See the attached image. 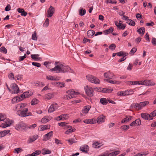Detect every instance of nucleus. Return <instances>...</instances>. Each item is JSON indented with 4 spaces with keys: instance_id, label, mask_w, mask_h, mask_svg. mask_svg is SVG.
<instances>
[{
    "instance_id": "f257e3e1",
    "label": "nucleus",
    "mask_w": 156,
    "mask_h": 156,
    "mask_svg": "<svg viewBox=\"0 0 156 156\" xmlns=\"http://www.w3.org/2000/svg\"><path fill=\"white\" fill-rule=\"evenodd\" d=\"M55 67L49 70L51 72H54L55 73H74V71L69 66L62 63L59 61H56L55 62Z\"/></svg>"
},
{
    "instance_id": "f03ea898",
    "label": "nucleus",
    "mask_w": 156,
    "mask_h": 156,
    "mask_svg": "<svg viewBox=\"0 0 156 156\" xmlns=\"http://www.w3.org/2000/svg\"><path fill=\"white\" fill-rule=\"evenodd\" d=\"M149 103L148 101H144L139 103H135L132 104L130 107V110L135 109L136 111H139L142 108Z\"/></svg>"
},
{
    "instance_id": "7ed1b4c3",
    "label": "nucleus",
    "mask_w": 156,
    "mask_h": 156,
    "mask_svg": "<svg viewBox=\"0 0 156 156\" xmlns=\"http://www.w3.org/2000/svg\"><path fill=\"white\" fill-rule=\"evenodd\" d=\"M67 93L68 94L63 97V98L66 100H69L71 98L76 97V95L79 94L78 92H75L73 90H69L67 91Z\"/></svg>"
},
{
    "instance_id": "20e7f679",
    "label": "nucleus",
    "mask_w": 156,
    "mask_h": 156,
    "mask_svg": "<svg viewBox=\"0 0 156 156\" xmlns=\"http://www.w3.org/2000/svg\"><path fill=\"white\" fill-rule=\"evenodd\" d=\"M27 124L23 122H21L16 124L15 129L18 131H25L27 130Z\"/></svg>"
},
{
    "instance_id": "39448f33",
    "label": "nucleus",
    "mask_w": 156,
    "mask_h": 156,
    "mask_svg": "<svg viewBox=\"0 0 156 156\" xmlns=\"http://www.w3.org/2000/svg\"><path fill=\"white\" fill-rule=\"evenodd\" d=\"M28 109L25 108L22 110H18L17 112V114L19 116L22 117H25L29 115H31L32 114L30 112L27 113Z\"/></svg>"
},
{
    "instance_id": "423d86ee",
    "label": "nucleus",
    "mask_w": 156,
    "mask_h": 156,
    "mask_svg": "<svg viewBox=\"0 0 156 156\" xmlns=\"http://www.w3.org/2000/svg\"><path fill=\"white\" fill-rule=\"evenodd\" d=\"M87 79L92 83L99 84L100 81L99 79L91 75H88L86 76Z\"/></svg>"
},
{
    "instance_id": "0eeeda50",
    "label": "nucleus",
    "mask_w": 156,
    "mask_h": 156,
    "mask_svg": "<svg viewBox=\"0 0 156 156\" xmlns=\"http://www.w3.org/2000/svg\"><path fill=\"white\" fill-rule=\"evenodd\" d=\"M84 90L86 94L88 96L91 97L94 95V92L92 87L86 86L84 87Z\"/></svg>"
},
{
    "instance_id": "6e6552de",
    "label": "nucleus",
    "mask_w": 156,
    "mask_h": 156,
    "mask_svg": "<svg viewBox=\"0 0 156 156\" xmlns=\"http://www.w3.org/2000/svg\"><path fill=\"white\" fill-rule=\"evenodd\" d=\"M4 121L5 123L8 126H10L12 124V121L9 119L6 118L5 116L2 113H0V121Z\"/></svg>"
},
{
    "instance_id": "1a4fd4ad",
    "label": "nucleus",
    "mask_w": 156,
    "mask_h": 156,
    "mask_svg": "<svg viewBox=\"0 0 156 156\" xmlns=\"http://www.w3.org/2000/svg\"><path fill=\"white\" fill-rule=\"evenodd\" d=\"M10 87L12 88V90L11 93L12 94H17L19 91V89L17 85L15 83H12L10 85Z\"/></svg>"
},
{
    "instance_id": "9d476101",
    "label": "nucleus",
    "mask_w": 156,
    "mask_h": 156,
    "mask_svg": "<svg viewBox=\"0 0 156 156\" xmlns=\"http://www.w3.org/2000/svg\"><path fill=\"white\" fill-rule=\"evenodd\" d=\"M141 85L146 86H154L155 83L154 82L149 80H146L144 81H141Z\"/></svg>"
},
{
    "instance_id": "9b49d317",
    "label": "nucleus",
    "mask_w": 156,
    "mask_h": 156,
    "mask_svg": "<svg viewBox=\"0 0 156 156\" xmlns=\"http://www.w3.org/2000/svg\"><path fill=\"white\" fill-rule=\"evenodd\" d=\"M131 91V90H126L124 91H119L117 93V94L118 96H127L133 94L132 91V93L129 92Z\"/></svg>"
},
{
    "instance_id": "f8f14e48",
    "label": "nucleus",
    "mask_w": 156,
    "mask_h": 156,
    "mask_svg": "<svg viewBox=\"0 0 156 156\" xmlns=\"http://www.w3.org/2000/svg\"><path fill=\"white\" fill-rule=\"evenodd\" d=\"M54 11V8L52 6H50L47 11V16L51 17L53 16Z\"/></svg>"
},
{
    "instance_id": "ddd939ff",
    "label": "nucleus",
    "mask_w": 156,
    "mask_h": 156,
    "mask_svg": "<svg viewBox=\"0 0 156 156\" xmlns=\"http://www.w3.org/2000/svg\"><path fill=\"white\" fill-rule=\"evenodd\" d=\"M33 94V92L30 90L24 92L20 96L23 99L24 98H28Z\"/></svg>"
},
{
    "instance_id": "4468645a",
    "label": "nucleus",
    "mask_w": 156,
    "mask_h": 156,
    "mask_svg": "<svg viewBox=\"0 0 156 156\" xmlns=\"http://www.w3.org/2000/svg\"><path fill=\"white\" fill-rule=\"evenodd\" d=\"M140 115L141 117L144 119L148 120L153 119V118H151V116L150 114H148L147 113H142Z\"/></svg>"
},
{
    "instance_id": "2eb2a0df",
    "label": "nucleus",
    "mask_w": 156,
    "mask_h": 156,
    "mask_svg": "<svg viewBox=\"0 0 156 156\" xmlns=\"http://www.w3.org/2000/svg\"><path fill=\"white\" fill-rule=\"evenodd\" d=\"M53 134V131H51L45 134L44 136L43 140L44 141H46L48 140L52 136Z\"/></svg>"
},
{
    "instance_id": "dca6fc26",
    "label": "nucleus",
    "mask_w": 156,
    "mask_h": 156,
    "mask_svg": "<svg viewBox=\"0 0 156 156\" xmlns=\"http://www.w3.org/2000/svg\"><path fill=\"white\" fill-rule=\"evenodd\" d=\"M68 118V116L67 114H63L56 117V119L58 121L65 120L67 119Z\"/></svg>"
},
{
    "instance_id": "f3484780",
    "label": "nucleus",
    "mask_w": 156,
    "mask_h": 156,
    "mask_svg": "<svg viewBox=\"0 0 156 156\" xmlns=\"http://www.w3.org/2000/svg\"><path fill=\"white\" fill-rule=\"evenodd\" d=\"M26 105L25 103H21L17 104L14 110L16 111L17 110H22V109L24 108Z\"/></svg>"
},
{
    "instance_id": "a211bd4d",
    "label": "nucleus",
    "mask_w": 156,
    "mask_h": 156,
    "mask_svg": "<svg viewBox=\"0 0 156 156\" xmlns=\"http://www.w3.org/2000/svg\"><path fill=\"white\" fill-rule=\"evenodd\" d=\"M80 150L83 152L87 153L89 151V147L87 145L84 144L80 147Z\"/></svg>"
},
{
    "instance_id": "6ab92c4d",
    "label": "nucleus",
    "mask_w": 156,
    "mask_h": 156,
    "mask_svg": "<svg viewBox=\"0 0 156 156\" xmlns=\"http://www.w3.org/2000/svg\"><path fill=\"white\" fill-rule=\"evenodd\" d=\"M50 125H42L39 126L38 130L40 131H43L50 128Z\"/></svg>"
},
{
    "instance_id": "aec40b11",
    "label": "nucleus",
    "mask_w": 156,
    "mask_h": 156,
    "mask_svg": "<svg viewBox=\"0 0 156 156\" xmlns=\"http://www.w3.org/2000/svg\"><path fill=\"white\" fill-rule=\"evenodd\" d=\"M105 121V116L103 115H101L97 118V122L99 124Z\"/></svg>"
},
{
    "instance_id": "412c9836",
    "label": "nucleus",
    "mask_w": 156,
    "mask_h": 156,
    "mask_svg": "<svg viewBox=\"0 0 156 156\" xmlns=\"http://www.w3.org/2000/svg\"><path fill=\"white\" fill-rule=\"evenodd\" d=\"M127 83L129 85H141V81H127Z\"/></svg>"
},
{
    "instance_id": "4be33fe9",
    "label": "nucleus",
    "mask_w": 156,
    "mask_h": 156,
    "mask_svg": "<svg viewBox=\"0 0 156 156\" xmlns=\"http://www.w3.org/2000/svg\"><path fill=\"white\" fill-rule=\"evenodd\" d=\"M137 32L140 34L141 36L144 35L145 32V28L144 27H142L137 30Z\"/></svg>"
},
{
    "instance_id": "5701e85b",
    "label": "nucleus",
    "mask_w": 156,
    "mask_h": 156,
    "mask_svg": "<svg viewBox=\"0 0 156 156\" xmlns=\"http://www.w3.org/2000/svg\"><path fill=\"white\" fill-rule=\"evenodd\" d=\"M22 99L21 98L20 96L17 97L16 98H14L12 100V102L13 104L15 103L16 102H18L22 100Z\"/></svg>"
},
{
    "instance_id": "b1692460",
    "label": "nucleus",
    "mask_w": 156,
    "mask_h": 156,
    "mask_svg": "<svg viewBox=\"0 0 156 156\" xmlns=\"http://www.w3.org/2000/svg\"><path fill=\"white\" fill-rule=\"evenodd\" d=\"M38 136L35 135L32 137L30 138L27 140V143L28 144L31 143L35 140L38 138Z\"/></svg>"
},
{
    "instance_id": "393cba45",
    "label": "nucleus",
    "mask_w": 156,
    "mask_h": 156,
    "mask_svg": "<svg viewBox=\"0 0 156 156\" xmlns=\"http://www.w3.org/2000/svg\"><path fill=\"white\" fill-rule=\"evenodd\" d=\"M126 117L123 119L121 121L122 123H124L125 122H127L130 121L132 118V116H129V117L127 116H126Z\"/></svg>"
},
{
    "instance_id": "a878e982",
    "label": "nucleus",
    "mask_w": 156,
    "mask_h": 156,
    "mask_svg": "<svg viewBox=\"0 0 156 156\" xmlns=\"http://www.w3.org/2000/svg\"><path fill=\"white\" fill-rule=\"evenodd\" d=\"M51 119V117L47 116H45L41 119V122L43 123H45Z\"/></svg>"
},
{
    "instance_id": "bb28decb",
    "label": "nucleus",
    "mask_w": 156,
    "mask_h": 156,
    "mask_svg": "<svg viewBox=\"0 0 156 156\" xmlns=\"http://www.w3.org/2000/svg\"><path fill=\"white\" fill-rule=\"evenodd\" d=\"M104 80L107 81L108 82L112 84H119L121 82L118 81H113L110 79H105Z\"/></svg>"
},
{
    "instance_id": "cd10ccee",
    "label": "nucleus",
    "mask_w": 156,
    "mask_h": 156,
    "mask_svg": "<svg viewBox=\"0 0 156 156\" xmlns=\"http://www.w3.org/2000/svg\"><path fill=\"white\" fill-rule=\"evenodd\" d=\"M10 132V130H4L0 132V137H2L5 136Z\"/></svg>"
},
{
    "instance_id": "c85d7f7f",
    "label": "nucleus",
    "mask_w": 156,
    "mask_h": 156,
    "mask_svg": "<svg viewBox=\"0 0 156 156\" xmlns=\"http://www.w3.org/2000/svg\"><path fill=\"white\" fill-rule=\"evenodd\" d=\"M120 152L119 151H115L113 152L109 153L108 151V156H116Z\"/></svg>"
},
{
    "instance_id": "c756f323",
    "label": "nucleus",
    "mask_w": 156,
    "mask_h": 156,
    "mask_svg": "<svg viewBox=\"0 0 156 156\" xmlns=\"http://www.w3.org/2000/svg\"><path fill=\"white\" fill-rule=\"evenodd\" d=\"M100 102L103 105H106L108 104V101L105 98H102L100 99Z\"/></svg>"
},
{
    "instance_id": "7c9ffc66",
    "label": "nucleus",
    "mask_w": 156,
    "mask_h": 156,
    "mask_svg": "<svg viewBox=\"0 0 156 156\" xmlns=\"http://www.w3.org/2000/svg\"><path fill=\"white\" fill-rule=\"evenodd\" d=\"M90 108V107L89 106H85L84 108L82 110V112L83 113L86 114L88 112Z\"/></svg>"
},
{
    "instance_id": "2f4dec72",
    "label": "nucleus",
    "mask_w": 156,
    "mask_h": 156,
    "mask_svg": "<svg viewBox=\"0 0 156 156\" xmlns=\"http://www.w3.org/2000/svg\"><path fill=\"white\" fill-rule=\"evenodd\" d=\"M101 144L98 142L94 143L92 144V147L94 148H99L101 146Z\"/></svg>"
},
{
    "instance_id": "473e14b6",
    "label": "nucleus",
    "mask_w": 156,
    "mask_h": 156,
    "mask_svg": "<svg viewBox=\"0 0 156 156\" xmlns=\"http://www.w3.org/2000/svg\"><path fill=\"white\" fill-rule=\"evenodd\" d=\"M128 55V54L122 51H119L117 53V55L119 56H126Z\"/></svg>"
},
{
    "instance_id": "72a5a7b5",
    "label": "nucleus",
    "mask_w": 156,
    "mask_h": 156,
    "mask_svg": "<svg viewBox=\"0 0 156 156\" xmlns=\"http://www.w3.org/2000/svg\"><path fill=\"white\" fill-rule=\"evenodd\" d=\"M53 95L51 93L46 94L45 96V98L47 100H49L53 97Z\"/></svg>"
},
{
    "instance_id": "f704fd0d",
    "label": "nucleus",
    "mask_w": 156,
    "mask_h": 156,
    "mask_svg": "<svg viewBox=\"0 0 156 156\" xmlns=\"http://www.w3.org/2000/svg\"><path fill=\"white\" fill-rule=\"evenodd\" d=\"M95 33V32L93 30H90L87 32V35L88 37H90Z\"/></svg>"
},
{
    "instance_id": "c9c22d12",
    "label": "nucleus",
    "mask_w": 156,
    "mask_h": 156,
    "mask_svg": "<svg viewBox=\"0 0 156 156\" xmlns=\"http://www.w3.org/2000/svg\"><path fill=\"white\" fill-rule=\"evenodd\" d=\"M113 31V29L112 27H110L108 29L104 31V33L105 34H107L110 33H112Z\"/></svg>"
},
{
    "instance_id": "e433bc0d",
    "label": "nucleus",
    "mask_w": 156,
    "mask_h": 156,
    "mask_svg": "<svg viewBox=\"0 0 156 156\" xmlns=\"http://www.w3.org/2000/svg\"><path fill=\"white\" fill-rule=\"evenodd\" d=\"M39 56V54L31 55V57L32 59L38 61L39 60L40 58H38Z\"/></svg>"
},
{
    "instance_id": "4c0bfd02",
    "label": "nucleus",
    "mask_w": 156,
    "mask_h": 156,
    "mask_svg": "<svg viewBox=\"0 0 156 156\" xmlns=\"http://www.w3.org/2000/svg\"><path fill=\"white\" fill-rule=\"evenodd\" d=\"M76 139L74 138H72L70 139L67 140H66L68 141L70 145H72L73 143L76 142Z\"/></svg>"
},
{
    "instance_id": "58836bf2",
    "label": "nucleus",
    "mask_w": 156,
    "mask_h": 156,
    "mask_svg": "<svg viewBox=\"0 0 156 156\" xmlns=\"http://www.w3.org/2000/svg\"><path fill=\"white\" fill-rule=\"evenodd\" d=\"M51 152V150H46L45 149H43L42 151V153L44 155L50 154Z\"/></svg>"
},
{
    "instance_id": "ea45409f",
    "label": "nucleus",
    "mask_w": 156,
    "mask_h": 156,
    "mask_svg": "<svg viewBox=\"0 0 156 156\" xmlns=\"http://www.w3.org/2000/svg\"><path fill=\"white\" fill-rule=\"evenodd\" d=\"M37 126V124L35 123L30 125H28L27 124V130L28 129H33Z\"/></svg>"
},
{
    "instance_id": "a19ab883",
    "label": "nucleus",
    "mask_w": 156,
    "mask_h": 156,
    "mask_svg": "<svg viewBox=\"0 0 156 156\" xmlns=\"http://www.w3.org/2000/svg\"><path fill=\"white\" fill-rule=\"evenodd\" d=\"M92 119H86L84 120L83 121V122L86 123L88 124V123H92L94 124L95 123V121L94 122H93L92 121Z\"/></svg>"
},
{
    "instance_id": "79ce46f5",
    "label": "nucleus",
    "mask_w": 156,
    "mask_h": 156,
    "mask_svg": "<svg viewBox=\"0 0 156 156\" xmlns=\"http://www.w3.org/2000/svg\"><path fill=\"white\" fill-rule=\"evenodd\" d=\"M38 102L39 101L37 99L34 98L31 101V105H34L38 103Z\"/></svg>"
},
{
    "instance_id": "37998d69",
    "label": "nucleus",
    "mask_w": 156,
    "mask_h": 156,
    "mask_svg": "<svg viewBox=\"0 0 156 156\" xmlns=\"http://www.w3.org/2000/svg\"><path fill=\"white\" fill-rule=\"evenodd\" d=\"M76 129L75 128L72 129L70 128L65 132V133L66 134H68L69 133H71L75 131Z\"/></svg>"
},
{
    "instance_id": "c03bdc74",
    "label": "nucleus",
    "mask_w": 156,
    "mask_h": 156,
    "mask_svg": "<svg viewBox=\"0 0 156 156\" xmlns=\"http://www.w3.org/2000/svg\"><path fill=\"white\" fill-rule=\"evenodd\" d=\"M86 12V10L83 9H80L79 10V15L80 16L84 15Z\"/></svg>"
},
{
    "instance_id": "a18cd8bd",
    "label": "nucleus",
    "mask_w": 156,
    "mask_h": 156,
    "mask_svg": "<svg viewBox=\"0 0 156 156\" xmlns=\"http://www.w3.org/2000/svg\"><path fill=\"white\" fill-rule=\"evenodd\" d=\"M46 79L50 80H56V79L51 76H46Z\"/></svg>"
},
{
    "instance_id": "49530a36",
    "label": "nucleus",
    "mask_w": 156,
    "mask_h": 156,
    "mask_svg": "<svg viewBox=\"0 0 156 156\" xmlns=\"http://www.w3.org/2000/svg\"><path fill=\"white\" fill-rule=\"evenodd\" d=\"M129 128V125H125L122 126H121V129L125 131H126Z\"/></svg>"
},
{
    "instance_id": "de8ad7c7",
    "label": "nucleus",
    "mask_w": 156,
    "mask_h": 156,
    "mask_svg": "<svg viewBox=\"0 0 156 156\" xmlns=\"http://www.w3.org/2000/svg\"><path fill=\"white\" fill-rule=\"evenodd\" d=\"M98 91L99 92H102L104 93H106L107 91L106 88H101L98 89Z\"/></svg>"
},
{
    "instance_id": "09e8293b",
    "label": "nucleus",
    "mask_w": 156,
    "mask_h": 156,
    "mask_svg": "<svg viewBox=\"0 0 156 156\" xmlns=\"http://www.w3.org/2000/svg\"><path fill=\"white\" fill-rule=\"evenodd\" d=\"M0 52H2L3 53L6 54L7 52V50L5 47H2L0 48Z\"/></svg>"
},
{
    "instance_id": "8fccbe9b",
    "label": "nucleus",
    "mask_w": 156,
    "mask_h": 156,
    "mask_svg": "<svg viewBox=\"0 0 156 156\" xmlns=\"http://www.w3.org/2000/svg\"><path fill=\"white\" fill-rule=\"evenodd\" d=\"M32 39L36 41L37 40V37L36 36V32H34L32 36Z\"/></svg>"
},
{
    "instance_id": "3c124183",
    "label": "nucleus",
    "mask_w": 156,
    "mask_h": 156,
    "mask_svg": "<svg viewBox=\"0 0 156 156\" xmlns=\"http://www.w3.org/2000/svg\"><path fill=\"white\" fill-rule=\"evenodd\" d=\"M9 78L11 80H13L14 79V75L12 73H10L8 75Z\"/></svg>"
},
{
    "instance_id": "603ef678",
    "label": "nucleus",
    "mask_w": 156,
    "mask_h": 156,
    "mask_svg": "<svg viewBox=\"0 0 156 156\" xmlns=\"http://www.w3.org/2000/svg\"><path fill=\"white\" fill-rule=\"evenodd\" d=\"M49 22V20L48 18L46 19V20L45 21V22L44 23V26L45 27H47L48 26Z\"/></svg>"
},
{
    "instance_id": "864d4df0",
    "label": "nucleus",
    "mask_w": 156,
    "mask_h": 156,
    "mask_svg": "<svg viewBox=\"0 0 156 156\" xmlns=\"http://www.w3.org/2000/svg\"><path fill=\"white\" fill-rule=\"evenodd\" d=\"M108 47L110 49L113 50L115 49L116 46L115 44H112L110 45Z\"/></svg>"
},
{
    "instance_id": "5fc2aeb1",
    "label": "nucleus",
    "mask_w": 156,
    "mask_h": 156,
    "mask_svg": "<svg viewBox=\"0 0 156 156\" xmlns=\"http://www.w3.org/2000/svg\"><path fill=\"white\" fill-rule=\"evenodd\" d=\"M104 76L105 78L110 79H112L113 78V76H112L109 75L107 73H105L104 74Z\"/></svg>"
},
{
    "instance_id": "6e6d98bb",
    "label": "nucleus",
    "mask_w": 156,
    "mask_h": 156,
    "mask_svg": "<svg viewBox=\"0 0 156 156\" xmlns=\"http://www.w3.org/2000/svg\"><path fill=\"white\" fill-rule=\"evenodd\" d=\"M32 65L34 66H36L38 67H40L41 66V64L38 62H33Z\"/></svg>"
},
{
    "instance_id": "4d7b16f0",
    "label": "nucleus",
    "mask_w": 156,
    "mask_h": 156,
    "mask_svg": "<svg viewBox=\"0 0 156 156\" xmlns=\"http://www.w3.org/2000/svg\"><path fill=\"white\" fill-rule=\"evenodd\" d=\"M150 114V115L151 116V118H153V117L156 116V110H154Z\"/></svg>"
},
{
    "instance_id": "13d9d810",
    "label": "nucleus",
    "mask_w": 156,
    "mask_h": 156,
    "mask_svg": "<svg viewBox=\"0 0 156 156\" xmlns=\"http://www.w3.org/2000/svg\"><path fill=\"white\" fill-rule=\"evenodd\" d=\"M11 7L10 5L8 4L5 9L6 11H8L11 9Z\"/></svg>"
},
{
    "instance_id": "bf43d9fd",
    "label": "nucleus",
    "mask_w": 156,
    "mask_h": 156,
    "mask_svg": "<svg viewBox=\"0 0 156 156\" xmlns=\"http://www.w3.org/2000/svg\"><path fill=\"white\" fill-rule=\"evenodd\" d=\"M14 153H16L17 154L19 153L20 152H21L22 150L20 148H15L14 149Z\"/></svg>"
},
{
    "instance_id": "052dcab7",
    "label": "nucleus",
    "mask_w": 156,
    "mask_h": 156,
    "mask_svg": "<svg viewBox=\"0 0 156 156\" xmlns=\"http://www.w3.org/2000/svg\"><path fill=\"white\" fill-rule=\"evenodd\" d=\"M117 3V2L115 1H112V0H107L106 1L107 3H112V4H116Z\"/></svg>"
},
{
    "instance_id": "680f3d73",
    "label": "nucleus",
    "mask_w": 156,
    "mask_h": 156,
    "mask_svg": "<svg viewBox=\"0 0 156 156\" xmlns=\"http://www.w3.org/2000/svg\"><path fill=\"white\" fill-rule=\"evenodd\" d=\"M67 124V123L65 122H61L60 123H58V125L59 126H66V124Z\"/></svg>"
},
{
    "instance_id": "e2e57ef3",
    "label": "nucleus",
    "mask_w": 156,
    "mask_h": 156,
    "mask_svg": "<svg viewBox=\"0 0 156 156\" xmlns=\"http://www.w3.org/2000/svg\"><path fill=\"white\" fill-rule=\"evenodd\" d=\"M146 39V40L148 42H150V40L149 39V34L148 33H147L144 37Z\"/></svg>"
},
{
    "instance_id": "0e129e2a",
    "label": "nucleus",
    "mask_w": 156,
    "mask_h": 156,
    "mask_svg": "<svg viewBox=\"0 0 156 156\" xmlns=\"http://www.w3.org/2000/svg\"><path fill=\"white\" fill-rule=\"evenodd\" d=\"M27 57V56L26 54H25L24 56H20L19 57V61H23L24 58H26Z\"/></svg>"
},
{
    "instance_id": "69168bd1",
    "label": "nucleus",
    "mask_w": 156,
    "mask_h": 156,
    "mask_svg": "<svg viewBox=\"0 0 156 156\" xmlns=\"http://www.w3.org/2000/svg\"><path fill=\"white\" fill-rule=\"evenodd\" d=\"M137 49L135 48H133L130 51V53L131 54L133 55L134 54L136 51Z\"/></svg>"
},
{
    "instance_id": "338daca9",
    "label": "nucleus",
    "mask_w": 156,
    "mask_h": 156,
    "mask_svg": "<svg viewBox=\"0 0 156 156\" xmlns=\"http://www.w3.org/2000/svg\"><path fill=\"white\" fill-rule=\"evenodd\" d=\"M136 125V126H139L141 125V122L140 120V119H137L135 120Z\"/></svg>"
},
{
    "instance_id": "774afa93",
    "label": "nucleus",
    "mask_w": 156,
    "mask_h": 156,
    "mask_svg": "<svg viewBox=\"0 0 156 156\" xmlns=\"http://www.w3.org/2000/svg\"><path fill=\"white\" fill-rule=\"evenodd\" d=\"M151 43L154 46L156 45V38L153 37L151 41Z\"/></svg>"
}]
</instances>
